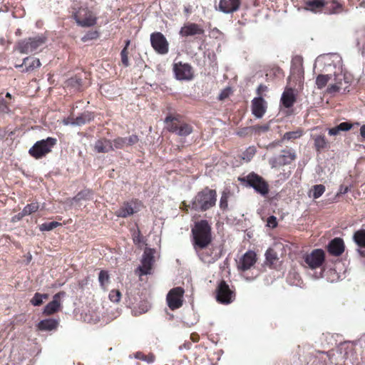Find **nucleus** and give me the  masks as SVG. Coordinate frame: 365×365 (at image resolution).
Instances as JSON below:
<instances>
[{"label":"nucleus","mask_w":365,"mask_h":365,"mask_svg":"<svg viewBox=\"0 0 365 365\" xmlns=\"http://www.w3.org/2000/svg\"><path fill=\"white\" fill-rule=\"evenodd\" d=\"M258 274L257 273L255 277H250L248 276H245L244 275L243 277H245V279L247 280V281H252L253 280L257 275Z\"/></svg>","instance_id":"64"},{"label":"nucleus","mask_w":365,"mask_h":365,"mask_svg":"<svg viewBox=\"0 0 365 365\" xmlns=\"http://www.w3.org/2000/svg\"><path fill=\"white\" fill-rule=\"evenodd\" d=\"M155 250L145 248L142 256L141 265L138 267L140 275L151 274L153 265L154 264Z\"/></svg>","instance_id":"11"},{"label":"nucleus","mask_w":365,"mask_h":365,"mask_svg":"<svg viewBox=\"0 0 365 365\" xmlns=\"http://www.w3.org/2000/svg\"><path fill=\"white\" fill-rule=\"evenodd\" d=\"M304 74L302 58L296 56L292 61L290 76L288 78L289 83L293 82L294 87L301 88L304 83Z\"/></svg>","instance_id":"5"},{"label":"nucleus","mask_w":365,"mask_h":365,"mask_svg":"<svg viewBox=\"0 0 365 365\" xmlns=\"http://www.w3.org/2000/svg\"><path fill=\"white\" fill-rule=\"evenodd\" d=\"M93 118V115L91 112L86 111L83 113L79 116L75 118L76 125L80 126L91 121Z\"/></svg>","instance_id":"34"},{"label":"nucleus","mask_w":365,"mask_h":365,"mask_svg":"<svg viewBox=\"0 0 365 365\" xmlns=\"http://www.w3.org/2000/svg\"><path fill=\"white\" fill-rule=\"evenodd\" d=\"M56 143V138L51 137L38 140L29 149V153L36 159L41 158L51 151Z\"/></svg>","instance_id":"4"},{"label":"nucleus","mask_w":365,"mask_h":365,"mask_svg":"<svg viewBox=\"0 0 365 365\" xmlns=\"http://www.w3.org/2000/svg\"><path fill=\"white\" fill-rule=\"evenodd\" d=\"M353 239L358 246L365 247V230L356 231L353 236Z\"/></svg>","instance_id":"35"},{"label":"nucleus","mask_w":365,"mask_h":365,"mask_svg":"<svg viewBox=\"0 0 365 365\" xmlns=\"http://www.w3.org/2000/svg\"><path fill=\"white\" fill-rule=\"evenodd\" d=\"M10 110L9 108L5 101V100L3 98L2 96H0V113H9Z\"/></svg>","instance_id":"49"},{"label":"nucleus","mask_w":365,"mask_h":365,"mask_svg":"<svg viewBox=\"0 0 365 365\" xmlns=\"http://www.w3.org/2000/svg\"><path fill=\"white\" fill-rule=\"evenodd\" d=\"M344 241L339 237L333 239L328 245L329 252L334 256H340L344 251Z\"/></svg>","instance_id":"23"},{"label":"nucleus","mask_w":365,"mask_h":365,"mask_svg":"<svg viewBox=\"0 0 365 365\" xmlns=\"http://www.w3.org/2000/svg\"><path fill=\"white\" fill-rule=\"evenodd\" d=\"M313 140L317 152H322L329 148V142L324 135H315L313 136Z\"/></svg>","instance_id":"29"},{"label":"nucleus","mask_w":365,"mask_h":365,"mask_svg":"<svg viewBox=\"0 0 365 365\" xmlns=\"http://www.w3.org/2000/svg\"><path fill=\"white\" fill-rule=\"evenodd\" d=\"M256 150L254 147H249L243 153L242 159L246 161H250L255 155Z\"/></svg>","instance_id":"42"},{"label":"nucleus","mask_w":365,"mask_h":365,"mask_svg":"<svg viewBox=\"0 0 365 365\" xmlns=\"http://www.w3.org/2000/svg\"><path fill=\"white\" fill-rule=\"evenodd\" d=\"M48 295L47 294H40L36 293L31 300V303L34 306H39L41 305L44 299H48Z\"/></svg>","instance_id":"39"},{"label":"nucleus","mask_w":365,"mask_h":365,"mask_svg":"<svg viewBox=\"0 0 365 365\" xmlns=\"http://www.w3.org/2000/svg\"><path fill=\"white\" fill-rule=\"evenodd\" d=\"M204 29L202 26L194 23H187L185 24L180 29V34L183 36H194L197 34H202Z\"/></svg>","instance_id":"22"},{"label":"nucleus","mask_w":365,"mask_h":365,"mask_svg":"<svg viewBox=\"0 0 365 365\" xmlns=\"http://www.w3.org/2000/svg\"><path fill=\"white\" fill-rule=\"evenodd\" d=\"M216 191L205 188L194 197L191 202L192 209L195 210H207L213 207L216 202Z\"/></svg>","instance_id":"2"},{"label":"nucleus","mask_w":365,"mask_h":365,"mask_svg":"<svg viewBox=\"0 0 365 365\" xmlns=\"http://www.w3.org/2000/svg\"><path fill=\"white\" fill-rule=\"evenodd\" d=\"M64 292H58L53 297V300L50 302L43 309V314L51 315L56 312L61 307V296H63Z\"/></svg>","instance_id":"24"},{"label":"nucleus","mask_w":365,"mask_h":365,"mask_svg":"<svg viewBox=\"0 0 365 365\" xmlns=\"http://www.w3.org/2000/svg\"><path fill=\"white\" fill-rule=\"evenodd\" d=\"M334 83L330 84L327 90V92L330 94H334L336 92L343 93L349 91V78L341 72L334 74Z\"/></svg>","instance_id":"8"},{"label":"nucleus","mask_w":365,"mask_h":365,"mask_svg":"<svg viewBox=\"0 0 365 365\" xmlns=\"http://www.w3.org/2000/svg\"><path fill=\"white\" fill-rule=\"evenodd\" d=\"M173 120L170 116H168L165 120L168 124L169 131L175 133L180 136H186L192 133V128L189 125L173 122Z\"/></svg>","instance_id":"14"},{"label":"nucleus","mask_w":365,"mask_h":365,"mask_svg":"<svg viewBox=\"0 0 365 365\" xmlns=\"http://www.w3.org/2000/svg\"><path fill=\"white\" fill-rule=\"evenodd\" d=\"M349 191V187L347 186L341 185L339 190V192L337 195L346 194Z\"/></svg>","instance_id":"59"},{"label":"nucleus","mask_w":365,"mask_h":365,"mask_svg":"<svg viewBox=\"0 0 365 365\" xmlns=\"http://www.w3.org/2000/svg\"><path fill=\"white\" fill-rule=\"evenodd\" d=\"M175 77L178 80H190L193 73L192 67L187 63H175L173 67Z\"/></svg>","instance_id":"16"},{"label":"nucleus","mask_w":365,"mask_h":365,"mask_svg":"<svg viewBox=\"0 0 365 365\" xmlns=\"http://www.w3.org/2000/svg\"><path fill=\"white\" fill-rule=\"evenodd\" d=\"M211 229L206 220H201L195 223L192 229V233L194 238V247L203 249L206 247L211 242Z\"/></svg>","instance_id":"1"},{"label":"nucleus","mask_w":365,"mask_h":365,"mask_svg":"<svg viewBox=\"0 0 365 365\" xmlns=\"http://www.w3.org/2000/svg\"><path fill=\"white\" fill-rule=\"evenodd\" d=\"M126 145H132L133 144H135L138 141V138L137 135H133L129 138H126Z\"/></svg>","instance_id":"55"},{"label":"nucleus","mask_w":365,"mask_h":365,"mask_svg":"<svg viewBox=\"0 0 365 365\" xmlns=\"http://www.w3.org/2000/svg\"><path fill=\"white\" fill-rule=\"evenodd\" d=\"M81 85V79L77 77L70 78L67 82L68 86H71L75 89H79Z\"/></svg>","instance_id":"44"},{"label":"nucleus","mask_w":365,"mask_h":365,"mask_svg":"<svg viewBox=\"0 0 365 365\" xmlns=\"http://www.w3.org/2000/svg\"><path fill=\"white\" fill-rule=\"evenodd\" d=\"M135 357L138 359L147 361L148 363L150 364L154 361L155 357L153 354H150L148 356H145L143 354L140 352H138L135 354Z\"/></svg>","instance_id":"43"},{"label":"nucleus","mask_w":365,"mask_h":365,"mask_svg":"<svg viewBox=\"0 0 365 365\" xmlns=\"http://www.w3.org/2000/svg\"><path fill=\"white\" fill-rule=\"evenodd\" d=\"M325 191V187L323 185H316L312 190V197L317 199L321 197Z\"/></svg>","instance_id":"41"},{"label":"nucleus","mask_w":365,"mask_h":365,"mask_svg":"<svg viewBox=\"0 0 365 365\" xmlns=\"http://www.w3.org/2000/svg\"><path fill=\"white\" fill-rule=\"evenodd\" d=\"M304 262L312 269L320 267L325 260L324 252L321 249L314 250L310 254L304 257Z\"/></svg>","instance_id":"10"},{"label":"nucleus","mask_w":365,"mask_h":365,"mask_svg":"<svg viewBox=\"0 0 365 365\" xmlns=\"http://www.w3.org/2000/svg\"><path fill=\"white\" fill-rule=\"evenodd\" d=\"M126 138H118L114 140L113 141V149L114 148H116V149H120V148H123L125 145H126Z\"/></svg>","instance_id":"46"},{"label":"nucleus","mask_w":365,"mask_h":365,"mask_svg":"<svg viewBox=\"0 0 365 365\" xmlns=\"http://www.w3.org/2000/svg\"><path fill=\"white\" fill-rule=\"evenodd\" d=\"M94 148L98 153H108L113 150V146L110 140L101 139L96 142Z\"/></svg>","instance_id":"27"},{"label":"nucleus","mask_w":365,"mask_h":365,"mask_svg":"<svg viewBox=\"0 0 365 365\" xmlns=\"http://www.w3.org/2000/svg\"><path fill=\"white\" fill-rule=\"evenodd\" d=\"M40 207V205L37 202H31V204L27 205L22 210L23 215H29L35 212H36Z\"/></svg>","instance_id":"37"},{"label":"nucleus","mask_w":365,"mask_h":365,"mask_svg":"<svg viewBox=\"0 0 365 365\" xmlns=\"http://www.w3.org/2000/svg\"><path fill=\"white\" fill-rule=\"evenodd\" d=\"M230 89L223 91L219 96L220 100L227 98L229 95Z\"/></svg>","instance_id":"60"},{"label":"nucleus","mask_w":365,"mask_h":365,"mask_svg":"<svg viewBox=\"0 0 365 365\" xmlns=\"http://www.w3.org/2000/svg\"><path fill=\"white\" fill-rule=\"evenodd\" d=\"M302 135L301 131H292L286 133L284 136V140H291L299 138Z\"/></svg>","instance_id":"47"},{"label":"nucleus","mask_w":365,"mask_h":365,"mask_svg":"<svg viewBox=\"0 0 365 365\" xmlns=\"http://www.w3.org/2000/svg\"><path fill=\"white\" fill-rule=\"evenodd\" d=\"M240 180L246 182L250 187H253L255 191L262 195H265L268 193L269 189L267 184L262 177L255 173H250Z\"/></svg>","instance_id":"7"},{"label":"nucleus","mask_w":365,"mask_h":365,"mask_svg":"<svg viewBox=\"0 0 365 365\" xmlns=\"http://www.w3.org/2000/svg\"><path fill=\"white\" fill-rule=\"evenodd\" d=\"M339 131H347L352 128V124L348 122H343L336 125Z\"/></svg>","instance_id":"51"},{"label":"nucleus","mask_w":365,"mask_h":365,"mask_svg":"<svg viewBox=\"0 0 365 365\" xmlns=\"http://www.w3.org/2000/svg\"><path fill=\"white\" fill-rule=\"evenodd\" d=\"M267 86H264V85H259L257 89V92L259 95H260L262 93V92H264L267 90Z\"/></svg>","instance_id":"61"},{"label":"nucleus","mask_w":365,"mask_h":365,"mask_svg":"<svg viewBox=\"0 0 365 365\" xmlns=\"http://www.w3.org/2000/svg\"><path fill=\"white\" fill-rule=\"evenodd\" d=\"M98 281L101 287L105 289L109 283V274L108 272L104 270L101 271L98 275Z\"/></svg>","instance_id":"38"},{"label":"nucleus","mask_w":365,"mask_h":365,"mask_svg":"<svg viewBox=\"0 0 365 365\" xmlns=\"http://www.w3.org/2000/svg\"><path fill=\"white\" fill-rule=\"evenodd\" d=\"M26 215H23V211L20 212L19 213H18L17 215H14L13 217H12V220L11 221L13 222H18L19 220H21L24 217H25Z\"/></svg>","instance_id":"57"},{"label":"nucleus","mask_w":365,"mask_h":365,"mask_svg":"<svg viewBox=\"0 0 365 365\" xmlns=\"http://www.w3.org/2000/svg\"><path fill=\"white\" fill-rule=\"evenodd\" d=\"M46 42V38L44 36H36L20 41L18 44V50L21 53H35L41 51Z\"/></svg>","instance_id":"3"},{"label":"nucleus","mask_w":365,"mask_h":365,"mask_svg":"<svg viewBox=\"0 0 365 365\" xmlns=\"http://www.w3.org/2000/svg\"><path fill=\"white\" fill-rule=\"evenodd\" d=\"M216 299L217 302L222 304H230L235 299L233 291L230 289L228 284L225 281L220 282L218 284Z\"/></svg>","instance_id":"12"},{"label":"nucleus","mask_w":365,"mask_h":365,"mask_svg":"<svg viewBox=\"0 0 365 365\" xmlns=\"http://www.w3.org/2000/svg\"><path fill=\"white\" fill-rule=\"evenodd\" d=\"M138 211L136 202H125L117 211L116 215L120 217H127Z\"/></svg>","instance_id":"21"},{"label":"nucleus","mask_w":365,"mask_h":365,"mask_svg":"<svg viewBox=\"0 0 365 365\" xmlns=\"http://www.w3.org/2000/svg\"><path fill=\"white\" fill-rule=\"evenodd\" d=\"M295 158V154L292 151L283 150L282 154L276 157L271 158L269 160V163L272 168H279L291 163Z\"/></svg>","instance_id":"15"},{"label":"nucleus","mask_w":365,"mask_h":365,"mask_svg":"<svg viewBox=\"0 0 365 365\" xmlns=\"http://www.w3.org/2000/svg\"><path fill=\"white\" fill-rule=\"evenodd\" d=\"M339 130L338 129L337 126H335L334 128H329L328 130V133L330 135H337L339 133Z\"/></svg>","instance_id":"58"},{"label":"nucleus","mask_w":365,"mask_h":365,"mask_svg":"<svg viewBox=\"0 0 365 365\" xmlns=\"http://www.w3.org/2000/svg\"><path fill=\"white\" fill-rule=\"evenodd\" d=\"M257 261L256 254L253 251H247L237 262V269L242 272L250 269Z\"/></svg>","instance_id":"17"},{"label":"nucleus","mask_w":365,"mask_h":365,"mask_svg":"<svg viewBox=\"0 0 365 365\" xmlns=\"http://www.w3.org/2000/svg\"><path fill=\"white\" fill-rule=\"evenodd\" d=\"M240 6V0H220L219 10L224 14H232L237 11Z\"/></svg>","instance_id":"19"},{"label":"nucleus","mask_w":365,"mask_h":365,"mask_svg":"<svg viewBox=\"0 0 365 365\" xmlns=\"http://www.w3.org/2000/svg\"><path fill=\"white\" fill-rule=\"evenodd\" d=\"M60 225L61 223L55 221L44 222L39 226V230L42 232L51 231Z\"/></svg>","instance_id":"40"},{"label":"nucleus","mask_w":365,"mask_h":365,"mask_svg":"<svg viewBox=\"0 0 365 365\" xmlns=\"http://www.w3.org/2000/svg\"><path fill=\"white\" fill-rule=\"evenodd\" d=\"M41 62L38 58L26 57L24 59L23 63L16 65V68H22V71L28 72L40 67Z\"/></svg>","instance_id":"25"},{"label":"nucleus","mask_w":365,"mask_h":365,"mask_svg":"<svg viewBox=\"0 0 365 365\" xmlns=\"http://www.w3.org/2000/svg\"><path fill=\"white\" fill-rule=\"evenodd\" d=\"M281 102L285 108H290L295 102V96L292 88L286 89L282 95Z\"/></svg>","instance_id":"26"},{"label":"nucleus","mask_w":365,"mask_h":365,"mask_svg":"<svg viewBox=\"0 0 365 365\" xmlns=\"http://www.w3.org/2000/svg\"><path fill=\"white\" fill-rule=\"evenodd\" d=\"M200 259L206 264L214 263L217 259L218 255L217 253H214L211 250H206L198 253Z\"/></svg>","instance_id":"31"},{"label":"nucleus","mask_w":365,"mask_h":365,"mask_svg":"<svg viewBox=\"0 0 365 365\" xmlns=\"http://www.w3.org/2000/svg\"><path fill=\"white\" fill-rule=\"evenodd\" d=\"M73 18L78 26L90 27L96 24V15L87 8H80L73 13Z\"/></svg>","instance_id":"6"},{"label":"nucleus","mask_w":365,"mask_h":365,"mask_svg":"<svg viewBox=\"0 0 365 365\" xmlns=\"http://www.w3.org/2000/svg\"><path fill=\"white\" fill-rule=\"evenodd\" d=\"M267 110V103L260 96L252 101V113L257 118H261Z\"/></svg>","instance_id":"18"},{"label":"nucleus","mask_w":365,"mask_h":365,"mask_svg":"<svg viewBox=\"0 0 365 365\" xmlns=\"http://www.w3.org/2000/svg\"><path fill=\"white\" fill-rule=\"evenodd\" d=\"M333 57L337 58V56H333ZM332 56L331 55H322L317 58L314 63V68H318L322 65L327 66L328 68L331 66V62L333 61Z\"/></svg>","instance_id":"33"},{"label":"nucleus","mask_w":365,"mask_h":365,"mask_svg":"<svg viewBox=\"0 0 365 365\" xmlns=\"http://www.w3.org/2000/svg\"><path fill=\"white\" fill-rule=\"evenodd\" d=\"M63 123L66 125H76L74 118H67L63 120Z\"/></svg>","instance_id":"56"},{"label":"nucleus","mask_w":365,"mask_h":365,"mask_svg":"<svg viewBox=\"0 0 365 365\" xmlns=\"http://www.w3.org/2000/svg\"><path fill=\"white\" fill-rule=\"evenodd\" d=\"M120 56L123 64L126 67L128 66L129 61L128 57V51H126V47H124L123 49L121 51Z\"/></svg>","instance_id":"50"},{"label":"nucleus","mask_w":365,"mask_h":365,"mask_svg":"<svg viewBox=\"0 0 365 365\" xmlns=\"http://www.w3.org/2000/svg\"><path fill=\"white\" fill-rule=\"evenodd\" d=\"M266 258L267 260L273 262V261L276 259V254L273 252V250H269L266 252Z\"/></svg>","instance_id":"54"},{"label":"nucleus","mask_w":365,"mask_h":365,"mask_svg":"<svg viewBox=\"0 0 365 365\" xmlns=\"http://www.w3.org/2000/svg\"><path fill=\"white\" fill-rule=\"evenodd\" d=\"M360 135L361 136L365 139V125H363L360 128Z\"/></svg>","instance_id":"63"},{"label":"nucleus","mask_w":365,"mask_h":365,"mask_svg":"<svg viewBox=\"0 0 365 365\" xmlns=\"http://www.w3.org/2000/svg\"><path fill=\"white\" fill-rule=\"evenodd\" d=\"M184 293V289L180 287L173 288L169 291L166 300L170 309L175 310L182 307Z\"/></svg>","instance_id":"9"},{"label":"nucleus","mask_w":365,"mask_h":365,"mask_svg":"<svg viewBox=\"0 0 365 365\" xmlns=\"http://www.w3.org/2000/svg\"><path fill=\"white\" fill-rule=\"evenodd\" d=\"M93 193L90 190H83L79 192L73 199L71 204L77 206L81 201L90 200L92 199Z\"/></svg>","instance_id":"30"},{"label":"nucleus","mask_w":365,"mask_h":365,"mask_svg":"<svg viewBox=\"0 0 365 365\" xmlns=\"http://www.w3.org/2000/svg\"><path fill=\"white\" fill-rule=\"evenodd\" d=\"M331 2V0H307L305 9L314 13L324 12V6Z\"/></svg>","instance_id":"20"},{"label":"nucleus","mask_w":365,"mask_h":365,"mask_svg":"<svg viewBox=\"0 0 365 365\" xmlns=\"http://www.w3.org/2000/svg\"><path fill=\"white\" fill-rule=\"evenodd\" d=\"M269 128V125L268 124L264 125H254L251 128L252 130L255 133H261L267 131Z\"/></svg>","instance_id":"48"},{"label":"nucleus","mask_w":365,"mask_h":365,"mask_svg":"<svg viewBox=\"0 0 365 365\" xmlns=\"http://www.w3.org/2000/svg\"><path fill=\"white\" fill-rule=\"evenodd\" d=\"M331 3L324 6V13L327 14H336L342 11V6L336 0H331Z\"/></svg>","instance_id":"32"},{"label":"nucleus","mask_w":365,"mask_h":365,"mask_svg":"<svg viewBox=\"0 0 365 365\" xmlns=\"http://www.w3.org/2000/svg\"><path fill=\"white\" fill-rule=\"evenodd\" d=\"M150 42L154 50L160 54L168 52V43L165 36L160 32L152 34Z\"/></svg>","instance_id":"13"},{"label":"nucleus","mask_w":365,"mask_h":365,"mask_svg":"<svg viewBox=\"0 0 365 365\" xmlns=\"http://www.w3.org/2000/svg\"><path fill=\"white\" fill-rule=\"evenodd\" d=\"M58 321L54 319L41 320L38 324V329L41 331H52L57 328Z\"/></svg>","instance_id":"28"},{"label":"nucleus","mask_w":365,"mask_h":365,"mask_svg":"<svg viewBox=\"0 0 365 365\" xmlns=\"http://www.w3.org/2000/svg\"><path fill=\"white\" fill-rule=\"evenodd\" d=\"M227 194L225 192H223L222 194V196L220 197V206L222 209H225L227 207Z\"/></svg>","instance_id":"52"},{"label":"nucleus","mask_w":365,"mask_h":365,"mask_svg":"<svg viewBox=\"0 0 365 365\" xmlns=\"http://www.w3.org/2000/svg\"><path fill=\"white\" fill-rule=\"evenodd\" d=\"M267 225L269 227L274 228L277 225V218L274 216H270L267 218Z\"/></svg>","instance_id":"53"},{"label":"nucleus","mask_w":365,"mask_h":365,"mask_svg":"<svg viewBox=\"0 0 365 365\" xmlns=\"http://www.w3.org/2000/svg\"><path fill=\"white\" fill-rule=\"evenodd\" d=\"M109 299L113 302H118L120 299L121 294L119 290L113 289L109 293Z\"/></svg>","instance_id":"45"},{"label":"nucleus","mask_w":365,"mask_h":365,"mask_svg":"<svg viewBox=\"0 0 365 365\" xmlns=\"http://www.w3.org/2000/svg\"><path fill=\"white\" fill-rule=\"evenodd\" d=\"M331 74H320L316 78V85L319 89H322L327 84L329 79L331 78Z\"/></svg>","instance_id":"36"},{"label":"nucleus","mask_w":365,"mask_h":365,"mask_svg":"<svg viewBox=\"0 0 365 365\" xmlns=\"http://www.w3.org/2000/svg\"><path fill=\"white\" fill-rule=\"evenodd\" d=\"M96 36V32H94V33L91 34V35L87 34L86 36H83V37L82 38V40H83V41H86V40H87V39H91V38H95Z\"/></svg>","instance_id":"62"}]
</instances>
